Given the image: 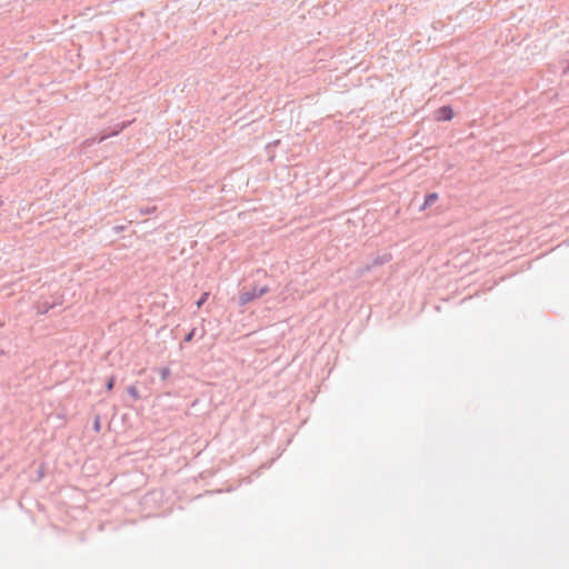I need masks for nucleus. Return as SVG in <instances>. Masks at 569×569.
Returning a JSON list of instances; mask_svg holds the SVG:
<instances>
[{
    "mask_svg": "<svg viewBox=\"0 0 569 569\" xmlns=\"http://www.w3.org/2000/svg\"><path fill=\"white\" fill-rule=\"evenodd\" d=\"M158 372H159L161 380H167L171 375V370L168 367L158 369Z\"/></svg>",
    "mask_w": 569,
    "mask_h": 569,
    "instance_id": "6e6552de",
    "label": "nucleus"
},
{
    "mask_svg": "<svg viewBox=\"0 0 569 569\" xmlns=\"http://www.w3.org/2000/svg\"><path fill=\"white\" fill-rule=\"evenodd\" d=\"M113 386H114V378L111 377L108 381H107V390H112L113 389Z\"/></svg>",
    "mask_w": 569,
    "mask_h": 569,
    "instance_id": "f8f14e48",
    "label": "nucleus"
},
{
    "mask_svg": "<svg viewBox=\"0 0 569 569\" xmlns=\"http://www.w3.org/2000/svg\"><path fill=\"white\" fill-rule=\"evenodd\" d=\"M93 427H94L96 431H99V429H100L99 418L96 419Z\"/></svg>",
    "mask_w": 569,
    "mask_h": 569,
    "instance_id": "ddd939ff",
    "label": "nucleus"
},
{
    "mask_svg": "<svg viewBox=\"0 0 569 569\" xmlns=\"http://www.w3.org/2000/svg\"><path fill=\"white\" fill-rule=\"evenodd\" d=\"M269 291L270 289L268 286L253 287L251 290L242 289L238 298V303L240 307H243L247 303L253 301L254 299L264 296Z\"/></svg>",
    "mask_w": 569,
    "mask_h": 569,
    "instance_id": "f257e3e1",
    "label": "nucleus"
},
{
    "mask_svg": "<svg viewBox=\"0 0 569 569\" xmlns=\"http://www.w3.org/2000/svg\"><path fill=\"white\" fill-rule=\"evenodd\" d=\"M116 229H117L118 231L123 230V228H122V227H116Z\"/></svg>",
    "mask_w": 569,
    "mask_h": 569,
    "instance_id": "dca6fc26",
    "label": "nucleus"
},
{
    "mask_svg": "<svg viewBox=\"0 0 569 569\" xmlns=\"http://www.w3.org/2000/svg\"><path fill=\"white\" fill-rule=\"evenodd\" d=\"M128 393H129L131 397H133L134 399H137V398L139 397V395H138V390H137V388H136L134 386H130V387L128 388Z\"/></svg>",
    "mask_w": 569,
    "mask_h": 569,
    "instance_id": "9b49d317",
    "label": "nucleus"
},
{
    "mask_svg": "<svg viewBox=\"0 0 569 569\" xmlns=\"http://www.w3.org/2000/svg\"><path fill=\"white\" fill-rule=\"evenodd\" d=\"M208 297H209L208 292L202 293V296L197 301V307L200 308L207 301Z\"/></svg>",
    "mask_w": 569,
    "mask_h": 569,
    "instance_id": "9d476101",
    "label": "nucleus"
},
{
    "mask_svg": "<svg viewBox=\"0 0 569 569\" xmlns=\"http://www.w3.org/2000/svg\"><path fill=\"white\" fill-rule=\"evenodd\" d=\"M128 123L129 122H122L121 124H117V127L112 131L103 133L99 139H93L92 143H94V142L100 143L110 137L117 136L120 131H122L127 127Z\"/></svg>",
    "mask_w": 569,
    "mask_h": 569,
    "instance_id": "39448f33",
    "label": "nucleus"
},
{
    "mask_svg": "<svg viewBox=\"0 0 569 569\" xmlns=\"http://www.w3.org/2000/svg\"><path fill=\"white\" fill-rule=\"evenodd\" d=\"M565 73H569V61L567 62V66L563 68Z\"/></svg>",
    "mask_w": 569,
    "mask_h": 569,
    "instance_id": "4468645a",
    "label": "nucleus"
},
{
    "mask_svg": "<svg viewBox=\"0 0 569 569\" xmlns=\"http://www.w3.org/2000/svg\"><path fill=\"white\" fill-rule=\"evenodd\" d=\"M204 333H206V330H204V329H202V330H201V332H200V335H199V338H203Z\"/></svg>",
    "mask_w": 569,
    "mask_h": 569,
    "instance_id": "2eb2a0df",
    "label": "nucleus"
},
{
    "mask_svg": "<svg viewBox=\"0 0 569 569\" xmlns=\"http://www.w3.org/2000/svg\"><path fill=\"white\" fill-rule=\"evenodd\" d=\"M391 260V254L390 253H382V254H379L377 256L371 263H367L366 266H363L362 268H360L358 270V274L359 276H362L365 272L371 270L372 268L375 267H378V266H382L387 262H389Z\"/></svg>",
    "mask_w": 569,
    "mask_h": 569,
    "instance_id": "f03ea898",
    "label": "nucleus"
},
{
    "mask_svg": "<svg viewBox=\"0 0 569 569\" xmlns=\"http://www.w3.org/2000/svg\"><path fill=\"white\" fill-rule=\"evenodd\" d=\"M438 200V194L436 192L428 193L425 197V202L421 206V210L426 209L427 207L432 206Z\"/></svg>",
    "mask_w": 569,
    "mask_h": 569,
    "instance_id": "423d86ee",
    "label": "nucleus"
},
{
    "mask_svg": "<svg viewBox=\"0 0 569 569\" xmlns=\"http://www.w3.org/2000/svg\"><path fill=\"white\" fill-rule=\"evenodd\" d=\"M57 305H58V302L56 300H53L52 302H50L48 299L40 300L37 302V306H36L37 312L40 315L48 313Z\"/></svg>",
    "mask_w": 569,
    "mask_h": 569,
    "instance_id": "20e7f679",
    "label": "nucleus"
},
{
    "mask_svg": "<svg viewBox=\"0 0 569 569\" xmlns=\"http://www.w3.org/2000/svg\"><path fill=\"white\" fill-rule=\"evenodd\" d=\"M455 111L450 106H442L437 110V120L449 121L453 118Z\"/></svg>",
    "mask_w": 569,
    "mask_h": 569,
    "instance_id": "7ed1b4c3",
    "label": "nucleus"
},
{
    "mask_svg": "<svg viewBox=\"0 0 569 569\" xmlns=\"http://www.w3.org/2000/svg\"><path fill=\"white\" fill-rule=\"evenodd\" d=\"M156 209V206H143L139 208V212L141 216H147L153 213Z\"/></svg>",
    "mask_w": 569,
    "mask_h": 569,
    "instance_id": "0eeeda50",
    "label": "nucleus"
},
{
    "mask_svg": "<svg viewBox=\"0 0 569 569\" xmlns=\"http://www.w3.org/2000/svg\"><path fill=\"white\" fill-rule=\"evenodd\" d=\"M197 335V328H193L190 332H188L183 339L184 342L192 341L193 337Z\"/></svg>",
    "mask_w": 569,
    "mask_h": 569,
    "instance_id": "1a4fd4ad",
    "label": "nucleus"
}]
</instances>
